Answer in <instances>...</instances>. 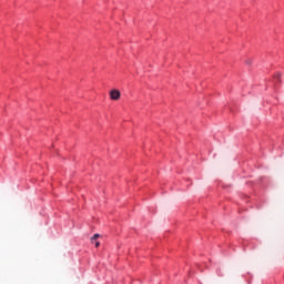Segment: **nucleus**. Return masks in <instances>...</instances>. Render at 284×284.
I'll return each instance as SVG.
<instances>
[{
  "mask_svg": "<svg viewBox=\"0 0 284 284\" xmlns=\"http://www.w3.org/2000/svg\"><path fill=\"white\" fill-rule=\"evenodd\" d=\"M110 99L111 101H119L121 99V91L113 89L110 91Z\"/></svg>",
  "mask_w": 284,
  "mask_h": 284,
  "instance_id": "f257e3e1",
  "label": "nucleus"
},
{
  "mask_svg": "<svg viewBox=\"0 0 284 284\" xmlns=\"http://www.w3.org/2000/svg\"><path fill=\"white\" fill-rule=\"evenodd\" d=\"M101 235L99 233H95L92 237H91V243H94V241H97V239H99Z\"/></svg>",
  "mask_w": 284,
  "mask_h": 284,
  "instance_id": "f03ea898",
  "label": "nucleus"
},
{
  "mask_svg": "<svg viewBox=\"0 0 284 284\" xmlns=\"http://www.w3.org/2000/svg\"><path fill=\"white\" fill-rule=\"evenodd\" d=\"M245 64H246V65H252V60H246V61H245Z\"/></svg>",
  "mask_w": 284,
  "mask_h": 284,
  "instance_id": "7ed1b4c3",
  "label": "nucleus"
},
{
  "mask_svg": "<svg viewBox=\"0 0 284 284\" xmlns=\"http://www.w3.org/2000/svg\"><path fill=\"white\" fill-rule=\"evenodd\" d=\"M275 79H277V81H278L281 79V73H276Z\"/></svg>",
  "mask_w": 284,
  "mask_h": 284,
  "instance_id": "20e7f679",
  "label": "nucleus"
},
{
  "mask_svg": "<svg viewBox=\"0 0 284 284\" xmlns=\"http://www.w3.org/2000/svg\"><path fill=\"white\" fill-rule=\"evenodd\" d=\"M94 245H95V247H99V245H101V243L94 241Z\"/></svg>",
  "mask_w": 284,
  "mask_h": 284,
  "instance_id": "39448f33",
  "label": "nucleus"
}]
</instances>
